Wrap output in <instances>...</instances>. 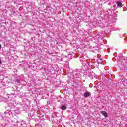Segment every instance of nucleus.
Returning <instances> with one entry per match:
<instances>
[{"label": "nucleus", "mask_w": 127, "mask_h": 127, "mask_svg": "<svg viewBox=\"0 0 127 127\" xmlns=\"http://www.w3.org/2000/svg\"><path fill=\"white\" fill-rule=\"evenodd\" d=\"M2 48V47L1 46V44H0V49H1Z\"/></svg>", "instance_id": "39448f33"}, {"label": "nucleus", "mask_w": 127, "mask_h": 127, "mask_svg": "<svg viewBox=\"0 0 127 127\" xmlns=\"http://www.w3.org/2000/svg\"><path fill=\"white\" fill-rule=\"evenodd\" d=\"M101 113L104 117H108V114H107V112L106 111H102Z\"/></svg>", "instance_id": "7ed1b4c3"}, {"label": "nucleus", "mask_w": 127, "mask_h": 127, "mask_svg": "<svg viewBox=\"0 0 127 127\" xmlns=\"http://www.w3.org/2000/svg\"><path fill=\"white\" fill-rule=\"evenodd\" d=\"M2 62H1V59L0 58V64H1Z\"/></svg>", "instance_id": "423d86ee"}, {"label": "nucleus", "mask_w": 127, "mask_h": 127, "mask_svg": "<svg viewBox=\"0 0 127 127\" xmlns=\"http://www.w3.org/2000/svg\"><path fill=\"white\" fill-rule=\"evenodd\" d=\"M90 94L91 93H90L89 92H86L84 93L83 96L85 98H88V97L90 96Z\"/></svg>", "instance_id": "f257e3e1"}, {"label": "nucleus", "mask_w": 127, "mask_h": 127, "mask_svg": "<svg viewBox=\"0 0 127 127\" xmlns=\"http://www.w3.org/2000/svg\"><path fill=\"white\" fill-rule=\"evenodd\" d=\"M62 110H66V109H67V107H66V106L65 105H63L62 107H61Z\"/></svg>", "instance_id": "20e7f679"}, {"label": "nucleus", "mask_w": 127, "mask_h": 127, "mask_svg": "<svg viewBox=\"0 0 127 127\" xmlns=\"http://www.w3.org/2000/svg\"><path fill=\"white\" fill-rule=\"evenodd\" d=\"M117 4L118 7H122L123 6L122 2H121L120 1H117Z\"/></svg>", "instance_id": "f03ea898"}]
</instances>
